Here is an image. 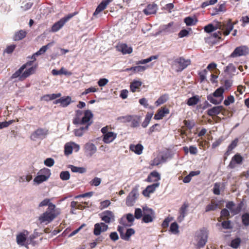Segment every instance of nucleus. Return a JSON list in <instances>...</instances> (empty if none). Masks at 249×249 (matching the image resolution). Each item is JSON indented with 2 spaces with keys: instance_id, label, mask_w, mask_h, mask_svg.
Listing matches in <instances>:
<instances>
[{
  "instance_id": "1",
  "label": "nucleus",
  "mask_w": 249,
  "mask_h": 249,
  "mask_svg": "<svg viewBox=\"0 0 249 249\" xmlns=\"http://www.w3.org/2000/svg\"><path fill=\"white\" fill-rule=\"evenodd\" d=\"M233 28V25L231 19H229L226 23H222L216 21L214 25L209 24L204 27V31L206 33H211L216 29H220L225 36H228Z\"/></svg>"
},
{
  "instance_id": "2",
  "label": "nucleus",
  "mask_w": 249,
  "mask_h": 249,
  "mask_svg": "<svg viewBox=\"0 0 249 249\" xmlns=\"http://www.w3.org/2000/svg\"><path fill=\"white\" fill-rule=\"evenodd\" d=\"M83 111L80 110L76 111L75 117L73 120L74 124H85L92 122L91 119L93 117V114L89 110H87L84 112V115L82 117Z\"/></svg>"
},
{
  "instance_id": "3",
  "label": "nucleus",
  "mask_w": 249,
  "mask_h": 249,
  "mask_svg": "<svg viewBox=\"0 0 249 249\" xmlns=\"http://www.w3.org/2000/svg\"><path fill=\"white\" fill-rule=\"evenodd\" d=\"M59 213V210L55 209L54 210H47L38 217V220L40 224H48L52 222Z\"/></svg>"
},
{
  "instance_id": "4",
  "label": "nucleus",
  "mask_w": 249,
  "mask_h": 249,
  "mask_svg": "<svg viewBox=\"0 0 249 249\" xmlns=\"http://www.w3.org/2000/svg\"><path fill=\"white\" fill-rule=\"evenodd\" d=\"M190 59H185L182 57L176 59L173 62L172 67L176 68L177 71H181L190 65Z\"/></svg>"
},
{
  "instance_id": "5",
  "label": "nucleus",
  "mask_w": 249,
  "mask_h": 249,
  "mask_svg": "<svg viewBox=\"0 0 249 249\" xmlns=\"http://www.w3.org/2000/svg\"><path fill=\"white\" fill-rule=\"evenodd\" d=\"M77 14V13H71L60 19L58 21L55 23L52 27V31L53 32H56L59 31L64 24L71 19L73 17Z\"/></svg>"
},
{
  "instance_id": "6",
  "label": "nucleus",
  "mask_w": 249,
  "mask_h": 249,
  "mask_svg": "<svg viewBox=\"0 0 249 249\" xmlns=\"http://www.w3.org/2000/svg\"><path fill=\"white\" fill-rule=\"evenodd\" d=\"M49 134V131L46 128H39L34 131L31 135L30 138L32 141L43 140L46 138Z\"/></svg>"
},
{
  "instance_id": "7",
  "label": "nucleus",
  "mask_w": 249,
  "mask_h": 249,
  "mask_svg": "<svg viewBox=\"0 0 249 249\" xmlns=\"http://www.w3.org/2000/svg\"><path fill=\"white\" fill-rule=\"evenodd\" d=\"M208 239V234L205 231H200L196 233V240L197 241V247L202 248L206 244Z\"/></svg>"
},
{
  "instance_id": "8",
  "label": "nucleus",
  "mask_w": 249,
  "mask_h": 249,
  "mask_svg": "<svg viewBox=\"0 0 249 249\" xmlns=\"http://www.w3.org/2000/svg\"><path fill=\"white\" fill-rule=\"evenodd\" d=\"M249 53V49L246 46H240L236 47L231 54L230 57L232 58L245 56Z\"/></svg>"
},
{
  "instance_id": "9",
  "label": "nucleus",
  "mask_w": 249,
  "mask_h": 249,
  "mask_svg": "<svg viewBox=\"0 0 249 249\" xmlns=\"http://www.w3.org/2000/svg\"><path fill=\"white\" fill-rule=\"evenodd\" d=\"M142 222L147 223L153 221L155 216L153 210L147 207H143V208Z\"/></svg>"
},
{
  "instance_id": "10",
  "label": "nucleus",
  "mask_w": 249,
  "mask_h": 249,
  "mask_svg": "<svg viewBox=\"0 0 249 249\" xmlns=\"http://www.w3.org/2000/svg\"><path fill=\"white\" fill-rule=\"evenodd\" d=\"M124 228L120 225L117 227V231L120 233L121 238L125 241H128L130 237L135 233V231L133 229L130 228L127 229L124 233Z\"/></svg>"
},
{
  "instance_id": "11",
  "label": "nucleus",
  "mask_w": 249,
  "mask_h": 249,
  "mask_svg": "<svg viewBox=\"0 0 249 249\" xmlns=\"http://www.w3.org/2000/svg\"><path fill=\"white\" fill-rule=\"evenodd\" d=\"M226 208L229 209L232 215L238 214L241 210L242 205L240 203L235 205L232 201L228 202L226 205Z\"/></svg>"
},
{
  "instance_id": "12",
  "label": "nucleus",
  "mask_w": 249,
  "mask_h": 249,
  "mask_svg": "<svg viewBox=\"0 0 249 249\" xmlns=\"http://www.w3.org/2000/svg\"><path fill=\"white\" fill-rule=\"evenodd\" d=\"M139 194L138 193L137 189H133L131 192L126 197V204L128 206H132L133 205L135 202V200L137 198Z\"/></svg>"
},
{
  "instance_id": "13",
  "label": "nucleus",
  "mask_w": 249,
  "mask_h": 249,
  "mask_svg": "<svg viewBox=\"0 0 249 249\" xmlns=\"http://www.w3.org/2000/svg\"><path fill=\"white\" fill-rule=\"evenodd\" d=\"M84 151L87 156L91 157L96 152L97 147L94 143L89 142L84 145Z\"/></svg>"
},
{
  "instance_id": "14",
  "label": "nucleus",
  "mask_w": 249,
  "mask_h": 249,
  "mask_svg": "<svg viewBox=\"0 0 249 249\" xmlns=\"http://www.w3.org/2000/svg\"><path fill=\"white\" fill-rule=\"evenodd\" d=\"M102 221L106 223H110L115 221V216L113 213L110 211H105L100 214Z\"/></svg>"
},
{
  "instance_id": "15",
  "label": "nucleus",
  "mask_w": 249,
  "mask_h": 249,
  "mask_svg": "<svg viewBox=\"0 0 249 249\" xmlns=\"http://www.w3.org/2000/svg\"><path fill=\"white\" fill-rule=\"evenodd\" d=\"M243 161V158L239 154H236L232 158L228 167L231 169L235 168L237 165H241Z\"/></svg>"
},
{
  "instance_id": "16",
  "label": "nucleus",
  "mask_w": 249,
  "mask_h": 249,
  "mask_svg": "<svg viewBox=\"0 0 249 249\" xmlns=\"http://www.w3.org/2000/svg\"><path fill=\"white\" fill-rule=\"evenodd\" d=\"M108 227L103 222L96 223L94 225L93 233L95 235H99L102 232L107 230Z\"/></svg>"
},
{
  "instance_id": "17",
  "label": "nucleus",
  "mask_w": 249,
  "mask_h": 249,
  "mask_svg": "<svg viewBox=\"0 0 249 249\" xmlns=\"http://www.w3.org/2000/svg\"><path fill=\"white\" fill-rule=\"evenodd\" d=\"M26 236L24 233L21 232L19 234H18L17 236V242L18 244L22 246H25V244L26 241V244L28 245L31 243V240L34 238V236L33 235L30 236V242L28 239L26 241Z\"/></svg>"
},
{
  "instance_id": "18",
  "label": "nucleus",
  "mask_w": 249,
  "mask_h": 249,
  "mask_svg": "<svg viewBox=\"0 0 249 249\" xmlns=\"http://www.w3.org/2000/svg\"><path fill=\"white\" fill-rule=\"evenodd\" d=\"M158 9L157 5L156 3H153L148 4L146 8L143 10V12L145 15H149L156 14Z\"/></svg>"
},
{
  "instance_id": "19",
  "label": "nucleus",
  "mask_w": 249,
  "mask_h": 249,
  "mask_svg": "<svg viewBox=\"0 0 249 249\" xmlns=\"http://www.w3.org/2000/svg\"><path fill=\"white\" fill-rule=\"evenodd\" d=\"M224 110L222 106L213 107L207 110V114L210 116H215L219 114Z\"/></svg>"
},
{
  "instance_id": "20",
  "label": "nucleus",
  "mask_w": 249,
  "mask_h": 249,
  "mask_svg": "<svg viewBox=\"0 0 249 249\" xmlns=\"http://www.w3.org/2000/svg\"><path fill=\"white\" fill-rule=\"evenodd\" d=\"M159 185V182H156L150 185H148L146 189L143 191L142 194L145 196H149L150 194L153 193Z\"/></svg>"
},
{
  "instance_id": "21",
  "label": "nucleus",
  "mask_w": 249,
  "mask_h": 249,
  "mask_svg": "<svg viewBox=\"0 0 249 249\" xmlns=\"http://www.w3.org/2000/svg\"><path fill=\"white\" fill-rule=\"evenodd\" d=\"M118 51L121 52L123 54H129L132 52V48L126 44H119L117 46Z\"/></svg>"
},
{
  "instance_id": "22",
  "label": "nucleus",
  "mask_w": 249,
  "mask_h": 249,
  "mask_svg": "<svg viewBox=\"0 0 249 249\" xmlns=\"http://www.w3.org/2000/svg\"><path fill=\"white\" fill-rule=\"evenodd\" d=\"M117 134L113 132H108L104 136L103 141L105 143H109L113 142L116 138Z\"/></svg>"
},
{
  "instance_id": "23",
  "label": "nucleus",
  "mask_w": 249,
  "mask_h": 249,
  "mask_svg": "<svg viewBox=\"0 0 249 249\" xmlns=\"http://www.w3.org/2000/svg\"><path fill=\"white\" fill-rule=\"evenodd\" d=\"M110 2H111V0H103L96 9L93 15H97L100 12L104 10Z\"/></svg>"
},
{
  "instance_id": "24",
  "label": "nucleus",
  "mask_w": 249,
  "mask_h": 249,
  "mask_svg": "<svg viewBox=\"0 0 249 249\" xmlns=\"http://www.w3.org/2000/svg\"><path fill=\"white\" fill-rule=\"evenodd\" d=\"M110 2H111V0H103L96 9L93 15H97L100 12L104 10Z\"/></svg>"
},
{
  "instance_id": "25",
  "label": "nucleus",
  "mask_w": 249,
  "mask_h": 249,
  "mask_svg": "<svg viewBox=\"0 0 249 249\" xmlns=\"http://www.w3.org/2000/svg\"><path fill=\"white\" fill-rule=\"evenodd\" d=\"M110 2H111V0H103L96 9L93 15H97L100 12L104 10Z\"/></svg>"
},
{
  "instance_id": "26",
  "label": "nucleus",
  "mask_w": 249,
  "mask_h": 249,
  "mask_svg": "<svg viewBox=\"0 0 249 249\" xmlns=\"http://www.w3.org/2000/svg\"><path fill=\"white\" fill-rule=\"evenodd\" d=\"M110 2H111V0H103L96 9L93 15H97L100 12L104 10Z\"/></svg>"
},
{
  "instance_id": "27",
  "label": "nucleus",
  "mask_w": 249,
  "mask_h": 249,
  "mask_svg": "<svg viewBox=\"0 0 249 249\" xmlns=\"http://www.w3.org/2000/svg\"><path fill=\"white\" fill-rule=\"evenodd\" d=\"M48 206L47 210H54L55 208V205L50 202V199L45 198L42 200L38 205L39 207H42Z\"/></svg>"
},
{
  "instance_id": "28",
  "label": "nucleus",
  "mask_w": 249,
  "mask_h": 249,
  "mask_svg": "<svg viewBox=\"0 0 249 249\" xmlns=\"http://www.w3.org/2000/svg\"><path fill=\"white\" fill-rule=\"evenodd\" d=\"M160 179V174L156 171H153L148 176L146 180L148 182H157Z\"/></svg>"
},
{
  "instance_id": "29",
  "label": "nucleus",
  "mask_w": 249,
  "mask_h": 249,
  "mask_svg": "<svg viewBox=\"0 0 249 249\" xmlns=\"http://www.w3.org/2000/svg\"><path fill=\"white\" fill-rule=\"evenodd\" d=\"M169 113V110L166 107L161 108L159 109L158 112L155 115V120H160L166 115Z\"/></svg>"
},
{
  "instance_id": "30",
  "label": "nucleus",
  "mask_w": 249,
  "mask_h": 249,
  "mask_svg": "<svg viewBox=\"0 0 249 249\" xmlns=\"http://www.w3.org/2000/svg\"><path fill=\"white\" fill-rule=\"evenodd\" d=\"M24 69V66H22L18 70L15 71V72L12 75L11 78L12 79L18 78V80L19 81H22L24 80L25 79L22 78V74Z\"/></svg>"
},
{
  "instance_id": "31",
  "label": "nucleus",
  "mask_w": 249,
  "mask_h": 249,
  "mask_svg": "<svg viewBox=\"0 0 249 249\" xmlns=\"http://www.w3.org/2000/svg\"><path fill=\"white\" fill-rule=\"evenodd\" d=\"M166 156L163 155H160L155 158L151 163L152 165H158L166 161Z\"/></svg>"
},
{
  "instance_id": "32",
  "label": "nucleus",
  "mask_w": 249,
  "mask_h": 249,
  "mask_svg": "<svg viewBox=\"0 0 249 249\" xmlns=\"http://www.w3.org/2000/svg\"><path fill=\"white\" fill-rule=\"evenodd\" d=\"M92 122H89L87 124H86V126L85 127H81L79 129H75L74 130V134L77 137H81L85 131L87 130L89 126L91 124Z\"/></svg>"
},
{
  "instance_id": "33",
  "label": "nucleus",
  "mask_w": 249,
  "mask_h": 249,
  "mask_svg": "<svg viewBox=\"0 0 249 249\" xmlns=\"http://www.w3.org/2000/svg\"><path fill=\"white\" fill-rule=\"evenodd\" d=\"M173 22H170L167 25H165L161 27V32H164L165 34H170L175 32V30L173 27Z\"/></svg>"
},
{
  "instance_id": "34",
  "label": "nucleus",
  "mask_w": 249,
  "mask_h": 249,
  "mask_svg": "<svg viewBox=\"0 0 249 249\" xmlns=\"http://www.w3.org/2000/svg\"><path fill=\"white\" fill-rule=\"evenodd\" d=\"M143 148V146L141 144L131 145L130 146V149L138 155H140L142 153Z\"/></svg>"
},
{
  "instance_id": "35",
  "label": "nucleus",
  "mask_w": 249,
  "mask_h": 249,
  "mask_svg": "<svg viewBox=\"0 0 249 249\" xmlns=\"http://www.w3.org/2000/svg\"><path fill=\"white\" fill-rule=\"evenodd\" d=\"M52 73L53 75H58L61 74H64L65 75H71V73L67 71L65 68H61L59 71L53 69L52 71Z\"/></svg>"
},
{
  "instance_id": "36",
  "label": "nucleus",
  "mask_w": 249,
  "mask_h": 249,
  "mask_svg": "<svg viewBox=\"0 0 249 249\" xmlns=\"http://www.w3.org/2000/svg\"><path fill=\"white\" fill-rule=\"evenodd\" d=\"M207 98L208 101L214 105H218L220 104L223 100V98L217 99L212 94L208 95Z\"/></svg>"
},
{
  "instance_id": "37",
  "label": "nucleus",
  "mask_w": 249,
  "mask_h": 249,
  "mask_svg": "<svg viewBox=\"0 0 249 249\" xmlns=\"http://www.w3.org/2000/svg\"><path fill=\"white\" fill-rule=\"evenodd\" d=\"M140 117L136 115H131V119L130 122L131 127H137L140 125Z\"/></svg>"
},
{
  "instance_id": "38",
  "label": "nucleus",
  "mask_w": 249,
  "mask_h": 249,
  "mask_svg": "<svg viewBox=\"0 0 249 249\" xmlns=\"http://www.w3.org/2000/svg\"><path fill=\"white\" fill-rule=\"evenodd\" d=\"M142 83L140 81L134 80L130 84V89L133 92H135L142 86Z\"/></svg>"
},
{
  "instance_id": "39",
  "label": "nucleus",
  "mask_w": 249,
  "mask_h": 249,
  "mask_svg": "<svg viewBox=\"0 0 249 249\" xmlns=\"http://www.w3.org/2000/svg\"><path fill=\"white\" fill-rule=\"evenodd\" d=\"M71 102V98L70 96H63L61 98V106L65 107L69 106Z\"/></svg>"
},
{
  "instance_id": "40",
  "label": "nucleus",
  "mask_w": 249,
  "mask_h": 249,
  "mask_svg": "<svg viewBox=\"0 0 249 249\" xmlns=\"http://www.w3.org/2000/svg\"><path fill=\"white\" fill-rule=\"evenodd\" d=\"M26 34L25 31L21 30L15 33L14 39L16 41L21 40L25 37Z\"/></svg>"
},
{
  "instance_id": "41",
  "label": "nucleus",
  "mask_w": 249,
  "mask_h": 249,
  "mask_svg": "<svg viewBox=\"0 0 249 249\" xmlns=\"http://www.w3.org/2000/svg\"><path fill=\"white\" fill-rule=\"evenodd\" d=\"M199 101V96L198 95H195L188 99L187 104L189 106H193L196 105Z\"/></svg>"
},
{
  "instance_id": "42",
  "label": "nucleus",
  "mask_w": 249,
  "mask_h": 249,
  "mask_svg": "<svg viewBox=\"0 0 249 249\" xmlns=\"http://www.w3.org/2000/svg\"><path fill=\"white\" fill-rule=\"evenodd\" d=\"M36 66L31 67V68L26 70L22 74V78H26L29 77L30 75L33 74L35 72Z\"/></svg>"
},
{
  "instance_id": "43",
  "label": "nucleus",
  "mask_w": 249,
  "mask_h": 249,
  "mask_svg": "<svg viewBox=\"0 0 249 249\" xmlns=\"http://www.w3.org/2000/svg\"><path fill=\"white\" fill-rule=\"evenodd\" d=\"M73 173H79L80 174L85 173L86 172V169L84 167H76L72 165L69 167Z\"/></svg>"
},
{
  "instance_id": "44",
  "label": "nucleus",
  "mask_w": 249,
  "mask_h": 249,
  "mask_svg": "<svg viewBox=\"0 0 249 249\" xmlns=\"http://www.w3.org/2000/svg\"><path fill=\"white\" fill-rule=\"evenodd\" d=\"M48 179L46 177L42 176L37 173V176L34 179V181L37 184H39Z\"/></svg>"
},
{
  "instance_id": "45",
  "label": "nucleus",
  "mask_w": 249,
  "mask_h": 249,
  "mask_svg": "<svg viewBox=\"0 0 249 249\" xmlns=\"http://www.w3.org/2000/svg\"><path fill=\"white\" fill-rule=\"evenodd\" d=\"M168 99V96L167 94H164L161 96L155 103L156 106H159L166 102Z\"/></svg>"
},
{
  "instance_id": "46",
  "label": "nucleus",
  "mask_w": 249,
  "mask_h": 249,
  "mask_svg": "<svg viewBox=\"0 0 249 249\" xmlns=\"http://www.w3.org/2000/svg\"><path fill=\"white\" fill-rule=\"evenodd\" d=\"M158 57H159V56L157 55H152L146 59H142V60L137 62L136 64H146V63L150 62V61H151L153 60L158 59Z\"/></svg>"
},
{
  "instance_id": "47",
  "label": "nucleus",
  "mask_w": 249,
  "mask_h": 249,
  "mask_svg": "<svg viewBox=\"0 0 249 249\" xmlns=\"http://www.w3.org/2000/svg\"><path fill=\"white\" fill-rule=\"evenodd\" d=\"M224 92V89L223 88H219L215 90V91L212 94L217 99L221 98H223V93Z\"/></svg>"
},
{
  "instance_id": "48",
  "label": "nucleus",
  "mask_w": 249,
  "mask_h": 249,
  "mask_svg": "<svg viewBox=\"0 0 249 249\" xmlns=\"http://www.w3.org/2000/svg\"><path fill=\"white\" fill-rule=\"evenodd\" d=\"M38 173L42 176L46 177L48 179L51 175V170L49 169L46 168H43L40 169L38 172Z\"/></svg>"
},
{
  "instance_id": "49",
  "label": "nucleus",
  "mask_w": 249,
  "mask_h": 249,
  "mask_svg": "<svg viewBox=\"0 0 249 249\" xmlns=\"http://www.w3.org/2000/svg\"><path fill=\"white\" fill-rule=\"evenodd\" d=\"M131 119V115H126L119 117L117 118V120L120 123H126L130 122Z\"/></svg>"
},
{
  "instance_id": "50",
  "label": "nucleus",
  "mask_w": 249,
  "mask_h": 249,
  "mask_svg": "<svg viewBox=\"0 0 249 249\" xmlns=\"http://www.w3.org/2000/svg\"><path fill=\"white\" fill-rule=\"evenodd\" d=\"M215 13L213 15L218 14L221 12H225L226 11L225 4L224 2L221 3H219L218 7L214 8Z\"/></svg>"
},
{
  "instance_id": "51",
  "label": "nucleus",
  "mask_w": 249,
  "mask_h": 249,
  "mask_svg": "<svg viewBox=\"0 0 249 249\" xmlns=\"http://www.w3.org/2000/svg\"><path fill=\"white\" fill-rule=\"evenodd\" d=\"M197 20L194 18L188 17L184 18V22L187 26H192L196 24Z\"/></svg>"
},
{
  "instance_id": "52",
  "label": "nucleus",
  "mask_w": 249,
  "mask_h": 249,
  "mask_svg": "<svg viewBox=\"0 0 249 249\" xmlns=\"http://www.w3.org/2000/svg\"><path fill=\"white\" fill-rule=\"evenodd\" d=\"M152 115H153L152 114H149V113H148L146 115L144 120L143 121V122H142V126L143 128H145L148 126V124H149V123L150 122V120L151 119Z\"/></svg>"
},
{
  "instance_id": "53",
  "label": "nucleus",
  "mask_w": 249,
  "mask_h": 249,
  "mask_svg": "<svg viewBox=\"0 0 249 249\" xmlns=\"http://www.w3.org/2000/svg\"><path fill=\"white\" fill-rule=\"evenodd\" d=\"M52 43H48L46 45L42 46L37 52L35 53L36 55H40L46 52L49 47L52 46Z\"/></svg>"
},
{
  "instance_id": "54",
  "label": "nucleus",
  "mask_w": 249,
  "mask_h": 249,
  "mask_svg": "<svg viewBox=\"0 0 249 249\" xmlns=\"http://www.w3.org/2000/svg\"><path fill=\"white\" fill-rule=\"evenodd\" d=\"M65 154L66 155H69L72 153V148L71 144V142L66 143L65 145Z\"/></svg>"
},
{
  "instance_id": "55",
  "label": "nucleus",
  "mask_w": 249,
  "mask_h": 249,
  "mask_svg": "<svg viewBox=\"0 0 249 249\" xmlns=\"http://www.w3.org/2000/svg\"><path fill=\"white\" fill-rule=\"evenodd\" d=\"M237 142H238V140L237 139H235L229 145V146L228 147V150H227V151L226 153V154L227 155H228L229 154V153L236 146L237 144Z\"/></svg>"
},
{
  "instance_id": "56",
  "label": "nucleus",
  "mask_w": 249,
  "mask_h": 249,
  "mask_svg": "<svg viewBox=\"0 0 249 249\" xmlns=\"http://www.w3.org/2000/svg\"><path fill=\"white\" fill-rule=\"evenodd\" d=\"M60 178L62 180H68L70 178V173L67 171H62L60 174Z\"/></svg>"
},
{
  "instance_id": "57",
  "label": "nucleus",
  "mask_w": 249,
  "mask_h": 249,
  "mask_svg": "<svg viewBox=\"0 0 249 249\" xmlns=\"http://www.w3.org/2000/svg\"><path fill=\"white\" fill-rule=\"evenodd\" d=\"M242 221L244 225L247 226L249 225V213H245L242 216Z\"/></svg>"
},
{
  "instance_id": "58",
  "label": "nucleus",
  "mask_w": 249,
  "mask_h": 249,
  "mask_svg": "<svg viewBox=\"0 0 249 249\" xmlns=\"http://www.w3.org/2000/svg\"><path fill=\"white\" fill-rule=\"evenodd\" d=\"M217 207V204L212 203L211 204H210L206 206L205 209V212H208L211 211H214Z\"/></svg>"
},
{
  "instance_id": "59",
  "label": "nucleus",
  "mask_w": 249,
  "mask_h": 249,
  "mask_svg": "<svg viewBox=\"0 0 249 249\" xmlns=\"http://www.w3.org/2000/svg\"><path fill=\"white\" fill-rule=\"evenodd\" d=\"M101 183V179L98 177H95L90 181V184L93 186H98Z\"/></svg>"
},
{
  "instance_id": "60",
  "label": "nucleus",
  "mask_w": 249,
  "mask_h": 249,
  "mask_svg": "<svg viewBox=\"0 0 249 249\" xmlns=\"http://www.w3.org/2000/svg\"><path fill=\"white\" fill-rule=\"evenodd\" d=\"M126 219L125 216H123L121 217L119 220V223L122 225V227H123L124 228L131 226V224H128V223L126 222Z\"/></svg>"
},
{
  "instance_id": "61",
  "label": "nucleus",
  "mask_w": 249,
  "mask_h": 249,
  "mask_svg": "<svg viewBox=\"0 0 249 249\" xmlns=\"http://www.w3.org/2000/svg\"><path fill=\"white\" fill-rule=\"evenodd\" d=\"M170 231L174 233L178 232V226L176 222H173L171 224L170 228Z\"/></svg>"
},
{
  "instance_id": "62",
  "label": "nucleus",
  "mask_w": 249,
  "mask_h": 249,
  "mask_svg": "<svg viewBox=\"0 0 249 249\" xmlns=\"http://www.w3.org/2000/svg\"><path fill=\"white\" fill-rule=\"evenodd\" d=\"M240 243L241 240L240 239V238H236L231 241V246L234 249H236L239 247V246L240 244Z\"/></svg>"
},
{
  "instance_id": "63",
  "label": "nucleus",
  "mask_w": 249,
  "mask_h": 249,
  "mask_svg": "<svg viewBox=\"0 0 249 249\" xmlns=\"http://www.w3.org/2000/svg\"><path fill=\"white\" fill-rule=\"evenodd\" d=\"M32 179V176L31 175H27V176H22L20 177L18 179V181L20 182H23L25 181L27 182H29Z\"/></svg>"
},
{
  "instance_id": "64",
  "label": "nucleus",
  "mask_w": 249,
  "mask_h": 249,
  "mask_svg": "<svg viewBox=\"0 0 249 249\" xmlns=\"http://www.w3.org/2000/svg\"><path fill=\"white\" fill-rule=\"evenodd\" d=\"M143 216V212L140 208H136L135 210L134 217L137 219H140Z\"/></svg>"
}]
</instances>
